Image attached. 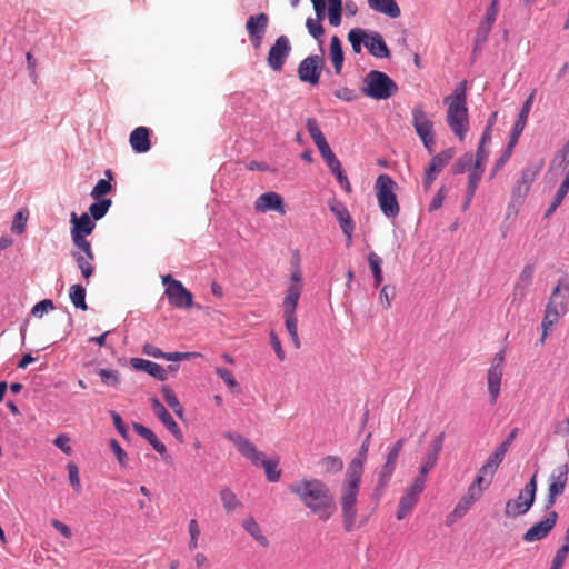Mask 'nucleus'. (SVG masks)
<instances>
[{
  "label": "nucleus",
  "instance_id": "nucleus-46",
  "mask_svg": "<svg viewBox=\"0 0 569 569\" xmlns=\"http://www.w3.org/2000/svg\"><path fill=\"white\" fill-rule=\"evenodd\" d=\"M28 219H29L28 209L19 210L13 217L12 224H11V231L16 234H21L26 230Z\"/></svg>",
  "mask_w": 569,
  "mask_h": 569
},
{
  "label": "nucleus",
  "instance_id": "nucleus-23",
  "mask_svg": "<svg viewBox=\"0 0 569 569\" xmlns=\"http://www.w3.org/2000/svg\"><path fill=\"white\" fill-rule=\"evenodd\" d=\"M533 97H535V92H531L530 96L523 102V104L518 113V118L515 121L511 132H510V136H509V141H511V143H518L519 138L526 128L528 117H529V113H530V110H531V107L533 103Z\"/></svg>",
  "mask_w": 569,
  "mask_h": 569
},
{
  "label": "nucleus",
  "instance_id": "nucleus-39",
  "mask_svg": "<svg viewBox=\"0 0 569 569\" xmlns=\"http://www.w3.org/2000/svg\"><path fill=\"white\" fill-rule=\"evenodd\" d=\"M161 393L167 402V405L173 410V412L179 417H183V408L180 405L174 391L169 386L161 387Z\"/></svg>",
  "mask_w": 569,
  "mask_h": 569
},
{
  "label": "nucleus",
  "instance_id": "nucleus-42",
  "mask_svg": "<svg viewBox=\"0 0 569 569\" xmlns=\"http://www.w3.org/2000/svg\"><path fill=\"white\" fill-rule=\"evenodd\" d=\"M111 204H112L111 199L97 200L96 202L91 203L89 207L90 217L96 221L102 219L107 214Z\"/></svg>",
  "mask_w": 569,
  "mask_h": 569
},
{
  "label": "nucleus",
  "instance_id": "nucleus-57",
  "mask_svg": "<svg viewBox=\"0 0 569 569\" xmlns=\"http://www.w3.org/2000/svg\"><path fill=\"white\" fill-rule=\"evenodd\" d=\"M445 438H446V435L445 432H440L438 436H436L432 441L430 442V447L429 449L427 450V455H430V456H435L436 458L439 459L440 457V452L442 450V447H443V442H445Z\"/></svg>",
  "mask_w": 569,
  "mask_h": 569
},
{
  "label": "nucleus",
  "instance_id": "nucleus-17",
  "mask_svg": "<svg viewBox=\"0 0 569 569\" xmlns=\"http://www.w3.org/2000/svg\"><path fill=\"white\" fill-rule=\"evenodd\" d=\"M557 519L558 513L556 511L548 512L543 520L535 523L525 532L522 540L525 542H535L545 539L555 528Z\"/></svg>",
  "mask_w": 569,
  "mask_h": 569
},
{
  "label": "nucleus",
  "instance_id": "nucleus-26",
  "mask_svg": "<svg viewBox=\"0 0 569 569\" xmlns=\"http://www.w3.org/2000/svg\"><path fill=\"white\" fill-rule=\"evenodd\" d=\"M150 129L147 127H138L131 133L129 138L130 146L137 153H144L150 150Z\"/></svg>",
  "mask_w": 569,
  "mask_h": 569
},
{
  "label": "nucleus",
  "instance_id": "nucleus-58",
  "mask_svg": "<svg viewBox=\"0 0 569 569\" xmlns=\"http://www.w3.org/2000/svg\"><path fill=\"white\" fill-rule=\"evenodd\" d=\"M53 309H54V305H53L52 300L43 299V300L37 302L32 307L31 315L37 318H41L46 312H48L49 310H53Z\"/></svg>",
  "mask_w": 569,
  "mask_h": 569
},
{
  "label": "nucleus",
  "instance_id": "nucleus-27",
  "mask_svg": "<svg viewBox=\"0 0 569 569\" xmlns=\"http://www.w3.org/2000/svg\"><path fill=\"white\" fill-rule=\"evenodd\" d=\"M70 221L73 224L71 229V237H87L91 234L96 227L90 216L86 212L82 213L80 217H78L76 212H72Z\"/></svg>",
  "mask_w": 569,
  "mask_h": 569
},
{
  "label": "nucleus",
  "instance_id": "nucleus-35",
  "mask_svg": "<svg viewBox=\"0 0 569 569\" xmlns=\"http://www.w3.org/2000/svg\"><path fill=\"white\" fill-rule=\"evenodd\" d=\"M503 459L505 455L496 448V450L488 457L483 466L479 469L478 475L483 477L486 475L493 476Z\"/></svg>",
  "mask_w": 569,
  "mask_h": 569
},
{
  "label": "nucleus",
  "instance_id": "nucleus-59",
  "mask_svg": "<svg viewBox=\"0 0 569 569\" xmlns=\"http://www.w3.org/2000/svg\"><path fill=\"white\" fill-rule=\"evenodd\" d=\"M498 12H499V1L492 0L490 2V4L488 6V8L486 9L485 17L481 21L493 26L497 20Z\"/></svg>",
  "mask_w": 569,
  "mask_h": 569
},
{
  "label": "nucleus",
  "instance_id": "nucleus-21",
  "mask_svg": "<svg viewBox=\"0 0 569 569\" xmlns=\"http://www.w3.org/2000/svg\"><path fill=\"white\" fill-rule=\"evenodd\" d=\"M150 402L151 408L156 416L158 417V419L163 423V426L173 435V437L179 442H183V433L179 428L178 423L172 418V416L166 409V407L156 397L151 398Z\"/></svg>",
  "mask_w": 569,
  "mask_h": 569
},
{
  "label": "nucleus",
  "instance_id": "nucleus-8",
  "mask_svg": "<svg viewBox=\"0 0 569 569\" xmlns=\"http://www.w3.org/2000/svg\"><path fill=\"white\" fill-rule=\"evenodd\" d=\"M412 126L420 138L423 147L429 153L435 151V131L433 122L425 111L421 103H417L411 109Z\"/></svg>",
  "mask_w": 569,
  "mask_h": 569
},
{
  "label": "nucleus",
  "instance_id": "nucleus-5",
  "mask_svg": "<svg viewBox=\"0 0 569 569\" xmlns=\"http://www.w3.org/2000/svg\"><path fill=\"white\" fill-rule=\"evenodd\" d=\"M226 438L230 440L238 451L256 467H262L266 472V477L270 482L279 481L281 477V470L278 469L279 460L268 459L262 451H259L257 447L246 437L236 432H228Z\"/></svg>",
  "mask_w": 569,
  "mask_h": 569
},
{
  "label": "nucleus",
  "instance_id": "nucleus-4",
  "mask_svg": "<svg viewBox=\"0 0 569 569\" xmlns=\"http://www.w3.org/2000/svg\"><path fill=\"white\" fill-rule=\"evenodd\" d=\"M569 310V281L568 277L563 276L558 279L556 287L549 297L546 305L545 316L541 322L542 335L540 342L545 343L549 331L565 316Z\"/></svg>",
  "mask_w": 569,
  "mask_h": 569
},
{
  "label": "nucleus",
  "instance_id": "nucleus-62",
  "mask_svg": "<svg viewBox=\"0 0 569 569\" xmlns=\"http://www.w3.org/2000/svg\"><path fill=\"white\" fill-rule=\"evenodd\" d=\"M216 373L218 375L219 378H221L224 381L228 388L234 389L236 387H238V382L229 369L224 367H217Z\"/></svg>",
  "mask_w": 569,
  "mask_h": 569
},
{
  "label": "nucleus",
  "instance_id": "nucleus-10",
  "mask_svg": "<svg viewBox=\"0 0 569 569\" xmlns=\"http://www.w3.org/2000/svg\"><path fill=\"white\" fill-rule=\"evenodd\" d=\"M405 439L397 440L389 449L385 457L383 465L377 470L376 490L382 491L389 485L397 467L398 457L403 448Z\"/></svg>",
  "mask_w": 569,
  "mask_h": 569
},
{
  "label": "nucleus",
  "instance_id": "nucleus-3",
  "mask_svg": "<svg viewBox=\"0 0 569 569\" xmlns=\"http://www.w3.org/2000/svg\"><path fill=\"white\" fill-rule=\"evenodd\" d=\"M443 102L448 106L446 122L453 134L462 141L469 130L467 81L458 83L453 92L443 99Z\"/></svg>",
  "mask_w": 569,
  "mask_h": 569
},
{
  "label": "nucleus",
  "instance_id": "nucleus-18",
  "mask_svg": "<svg viewBox=\"0 0 569 569\" xmlns=\"http://www.w3.org/2000/svg\"><path fill=\"white\" fill-rule=\"evenodd\" d=\"M533 273V264L528 263L522 268L513 286L511 305H516L517 307L521 305L532 284Z\"/></svg>",
  "mask_w": 569,
  "mask_h": 569
},
{
  "label": "nucleus",
  "instance_id": "nucleus-19",
  "mask_svg": "<svg viewBox=\"0 0 569 569\" xmlns=\"http://www.w3.org/2000/svg\"><path fill=\"white\" fill-rule=\"evenodd\" d=\"M164 292L169 303L174 308L187 309L193 306V296L181 281L172 282Z\"/></svg>",
  "mask_w": 569,
  "mask_h": 569
},
{
  "label": "nucleus",
  "instance_id": "nucleus-52",
  "mask_svg": "<svg viewBox=\"0 0 569 569\" xmlns=\"http://www.w3.org/2000/svg\"><path fill=\"white\" fill-rule=\"evenodd\" d=\"M98 375L107 386L118 387L120 383L119 372L113 369H99Z\"/></svg>",
  "mask_w": 569,
  "mask_h": 569
},
{
  "label": "nucleus",
  "instance_id": "nucleus-7",
  "mask_svg": "<svg viewBox=\"0 0 569 569\" xmlns=\"http://www.w3.org/2000/svg\"><path fill=\"white\" fill-rule=\"evenodd\" d=\"M397 183L390 176L386 173L378 176L375 183L376 196L379 208L387 218L395 219L400 212V207L395 193Z\"/></svg>",
  "mask_w": 569,
  "mask_h": 569
},
{
  "label": "nucleus",
  "instance_id": "nucleus-2",
  "mask_svg": "<svg viewBox=\"0 0 569 569\" xmlns=\"http://www.w3.org/2000/svg\"><path fill=\"white\" fill-rule=\"evenodd\" d=\"M289 490L322 521L329 520L336 511L333 496L329 487L320 479L303 478L291 483Z\"/></svg>",
  "mask_w": 569,
  "mask_h": 569
},
{
  "label": "nucleus",
  "instance_id": "nucleus-41",
  "mask_svg": "<svg viewBox=\"0 0 569 569\" xmlns=\"http://www.w3.org/2000/svg\"><path fill=\"white\" fill-rule=\"evenodd\" d=\"M368 263L373 276L375 287H379L382 283V259L375 252H370L368 256Z\"/></svg>",
  "mask_w": 569,
  "mask_h": 569
},
{
  "label": "nucleus",
  "instance_id": "nucleus-32",
  "mask_svg": "<svg viewBox=\"0 0 569 569\" xmlns=\"http://www.w3.org/2000/svg\"><path fill=\"white\" fill-rule=\"evenodd\" d=\"M492 27L493 26L480 21V23L476 30L472 56L481 53L485 44L488 41V38H489Z\"/></svg>",
  "mask_w": 569,
  "mask_h": 569
},
{
  "label": "nucleus",
  "instance_id": "nucleus-29",
  "mask_svg": "<svg viewBox=\"0 0 569 569\" xmlns=\"http://www.w3.org/2000/svg\"><path fill=\"white\" fill-rule=\"evenodd\" d=\"M365 47L376 58H388L390 56L388 46L378 32L368 34L367 40H365Z\"/></svg>",
  "mask_w": 569,
  "mask_h": 569
},
{
  "label": "nucleus",
  "instance_id": "nucleus-30",
  "mask_svg": "<svg viewBox=\"0 0 569 569\" xmlns=\"http://www.w3.org/2000/svg\"><path fill=\"white\" fill-rule=\"evenodd\" d=\"M368 6L371 10L383 13L392 19H396L401 14L396 0H368Z\"/></svg>",
  "mask_w": 569,
  "mask_h": 569
},
{
  "label": "nucleus",
  "instance_id": "nucleus-38",
  "mask_svg": "<svg viewBox=\"0 0 569 569\" xmlns=\"http://www.w3.org/2000/svg\"><path fill=\"white\" fill-rule=\"evenodd\" d=\"M72 258L77 262L78 268L81 270L82 277L88 280L94 273L93 260H89L80 251H72Z\"/></svg>",
  "mask_w": 569,
  "mask_h": 569
},
{
  "label": "nucleus",
  "instance_id": "nucleus-20",
  "mask_svg": "<svg viewBox=\"0 0 569 569\" xmlns=\"http://www.w3.org/2000/svg\"><path fill=\"white\" fill-rule=\"evenodd\" d=\"M539 171L540 167L538 166H528L521 171L520 178L516 181L512 189V198L515 200H522L528 194L532 182L539 174Z\"/></svg>",
  "mask_w": 569,
  "mask_h": 569
},
{
  "label": "nucleus",
  "instance_id": "nucleus-24",
  "mask_svg": "<svg viewBox=\"0 0 569 569\" xmlns=\"http://www.w3.org/2000/svg\"><path fill=\"white\" fill-rule=\"evenodd\" d=\"M569 467L567 463L555 468L549 477L548 493L552 497L561 496L568 481Z\"/></svg>",
  "mask_w": 569,
  "mask_h": 569
},
{
  "label": "nucleus",
  "instance_id": "nucleus-1",
  "mask_svg": "<svg viewBox=\"0 0 569 569\" xmlns=\"http://www.w3.org/2000/svg\"><path fill=\"white\" fill-rule=\"evenodd\" d=\"M371 433L363 439L358 455L350 461L345 479L341 485V516L346 532H351L356 528L357 521V499L360 490L363 466L370 447Z\"/></svg>",
  "mask_w": 569,
  "mask_h": 569
},
{
  "label": "nucleus",
  "instance_id": "nucleus-64",
  "mask_svg": "<svg viewBox=\"0 0 569 569\" xmlns=\"http://www.w3.org/2000/svg\"><path fill=\"white\" fill-rule=\"evenodd\" d=\"M552 162L558 163L559 167H566L569 163V139L557 152Z\"/></svg>",
  "mask_w": 569,
  "mask_h": 569
},
{
  "label": "nucleus",
  "instance_id": "nucleus-47",
  "mask_svg": "<svg viewBox=\"0 0 569 569\" xmlns=\"http://www.w3.org/2000/svg\"><path fill=\"white\" fill-rule=\"evenodd\" d=\"M516 146H517V143H511V141L508 140V144H507L506 149L502 151L500 157L497 159V161L492 168L491 177H493L498 171H500L503 168V166L509 161Z\"/></svg>",
  "mask_w": 569,
  "mask_h": 569
},
{
  "label": "nucleus",
  "instance_id": "nucleus-44",
  "mask_svg": "<svg viewBox=\"0 0 569 569\" xmlns=\"http://www.w3.org/2000/svg\"><path fill=\"white\" fill-rule=\"evenodd\" d=\"M473 154L467 152L456 160L452 166V172L455 174H461L466 171H470L473 167Z\"/></svg>",
  "mask_w": 569,
  "mask_h": 569
},
{
  "label": "nucleus",
  "instance_id": "nucleus-45",
  "mask_svg": "<svg viewBox=\"0 0 569 569\" xmlns=\"http://www.w3.org/2000/svg\"><path fill=\"white\" fill-rule=\"evenodd\" d=\"M368 34L365 30L360 28L351 29L348 33V40L351 43L352 50L355 53L361 52V43H365V40H367Z\"/></svg>",
  "mask_w": 569,
  "mask_h": 569
},
{
  "label": "nucleus",
  "instance_id": "nucleus-33",
  "mask_svg": "<svg viewBox=\"0 0 569 569\" xmlns=\"http://www.w3.org/2000/svg\"><path fill=\"white\" fill-rule=\"evenodd\" d=\"M330 59L332 61L335 72L339 74L343 64L342 44L338 36H332L330 40Z\"/></svg>",
  "mask_w": 569,
  "mask_h": 569
},
{
  "label": "nucleus",
  "instance_id": "nucleus-40",
  "mask_svg": "<svg viewBox=\"0 0 569 569\" xmlns=\"http://www.w3.org/2000/svg\"><path fill=\"white\" fill-rule=\"evenodd\" d=\"M69 298L76 308L83 311L88 309V305L86 302V289L81 284H72L70 287Z\"/></svg>",
  "mask_w": 569,
  "mask_h": 569
},
{
  "label": "nucleus",
  "instance_id": "nucleus-31",
  "mask_svg": "<svg viewBox=\"0 0 569 569\" xmlns=\"http://www.w3.org/2000/svg\"><path fill=\"white\" fill-rule=\"evenodd\" d=\"M302 289H303V284H299V283H291L288 287V289L286 291V296L282 301L283 311H291V312L297 311V307H298V302H299V299L302 293Z\"/></svg>",
  "mask_w": 569,
  "mask_h": 569
},
{
  "label": "nucleus",
  "instance_id": "nucleus-25",
  "mask_svg": "<svg viewBox=\"0 0 569 569\" xmlns=\"http://www.w3.org/2000/svg\"><path fill=\"white\" fill-rule=\"evenodd\" d=\"M130 365L138 371H144L159 381L168 379L167 370L159 363L142 358H131Z\"/></svg>",
  "mask_w": 569,
  "mask_h": 569
},
{
  "label": "nucleus",
  "instance_id": "nucleus-16",
  "mask_svg": "<svg viewBox=\"0 0 569 569\" xmlns=\"http://www.w3.org/2000/svg\"><path fill=\"white\" fill-rule=\"evenodd\" d=\"M269 24V17L267 13L252 14L246 22V30L253 48L258 49L263 40Z\"/></svg>",
  "mask_w": 569,
  "mask_h": 569
},
{
  "label": "nucleus",
  "instance_id": "nucleus-60",
  "mask_svg": "<svg viewBox=\"0 0 569 569\" xmlns=\"http://www.w3.org/2000/svg\"><path fill=\"white\" fill-rule=\"evenodd\" d=\"M395 296V288L390 286H383L380 290L379 302L385 309L391 307V301Z\"/></svg>",
  "mask_w": 569,
  "mask_h": 569
},
{
  "label": "nucleus",
  "instance_id": "nucleus-11",
  "mask_svg": "<svg viewBox=\"0 0 569 569\" xmlns=\"http://www.w3.org/2000/svg\"><path fill=\"white\" fill-rule=\"evenodd\" d=\"M505 351L495 355L487 373L488 391L490 403L495 405L500 393L501 379L503 373Z\"/></svg>",
  "mask_w": 569,
  "mask_h": 569
},
{
  "label": "nucleus",
  "instance_id": "nucleus-9",
  "mask_svg": "<svg viewBox=\"0 0 569 569\" xmlns=\"http://www.w3.org/2000/svg\"><path fill=\"white\" fill-rule=\"evenodd\" d=\"M537 492V475L535 473L530 481L520 490L517 499H510L506 502L505 515L507 517H518L527 513L532 507Z\"/></svg>",
  "mask_w": 569,
  "mask_h": 569
},
{
  "label": "nucleus",
  "instance_id": "nucleus-51",
  "mask_svg": "<svg viewBox=\"0 0 569 569\" xmlns=\"http://www.w3.org/2000/svg\"><path fill=\"white\" fill-rule=\"evenodd\" d=\"M329 169H330L331 173L336 177V179H337L338 183L341 186V188L346 192L350 193L352 190L351 184L348 180V177L346 176V173L342 170L341 163L339 162V163L330 167Z\"/></svg>",
  "mask_w": 569,
  "mask_h": 569
},
{
  "label": "nucleus",
  "instance_id": "nucleus-49",
  "mask_svg": "<svg viewBox=\"0 0 569 569\" xmlns=\"http://www.w3.org/2000/svg\"><path fill=\"white\" fill-rule=\"evenodd\" d=\"M112 190V184L107 179H100L90 192V196L94 200H102L103 197Z\"/></svg>",
  "mask_w": 569,
  "mask_h": 569
},
{
  "label": "nucleus",
  "instance_id": "nucleus-56",
  "mask_svg": "<svg viewBox=\"0 0 569 569\" xmlns=\"http://www.w3.org/2000/svg\"><path fill=\"white\" fill-rule=\"evenodd\" d=\"M306 27L309 31V33L320 42V46L322 44V40H320V38L322 37L323 32H325V29L322 27V24L313 19V18H308L307 21H306Z\"/></svg>",
  "mask_w": 569,
  "mask_h": 569
},
{
  "label": "nucleus",
  "instance_id": "nucleus-61",
  "mask_svg": "<svg viewBox=\"0 0 569 569\" xmlns=\"http://www.w3.org/2000/svg\"><path fill=\"white\" fill-rule=\"evenodd\" d=\"M318 150H319L321 157L323 158L326 164L328 166V168L340 162L337 159V157L335 156V153L332 152L328 142L322 144L321 147H319Z\"/></svg>",
  "mask_w": 569,
  "mask_h": 569
},
{
  "label": "nucleus",
  "instance_id": "nucleus-15",
  "mask_svg": "<svg viewBox=\"0 0 569 569\" xmlns=\"http://www.w3.org/2000/svg\"><path fill=\"white\" fill-rule=\"evenodd\" d=\"M291 51V44L287 36H280L271 46L267 62L273 71H281Z\"/></svg>",
  "mask_w": 569,
  "mask_h": 569
},
{
  "label": "nucleus",
  "instance_id": "nucleus-12",
  "mask_svg": "<svg viewBox=\"0 0 569 569\" xmlns=\"http://www.w3.org/2000/svg\"><path fill=\"white\" fill-rule=\"evenodd\" d=\"M325 68V59L320 54L305 58L298 66V76L302 82L317 84Z\"/></svg>",
  "mask_w": 569,
  "mask_h": 569
},
{
  "label": "nucleus",
  "instance_id": "nucleus-53",
  "mask_svg": "<svg viewBox=\"0 0 569 569\" xmlns=\"http://www.w3.org/2000/svg\"><path fill=\"white\" fill-rule=\"evenodd\" d=\"M71 238L73 244L78 248V251L89 258V260H94V253L92 251L91 243L86 239V237L77 236Z\"/></svg>",
  "mask_w": 569,
  "mask_h": 569
},
{
  "label": "nucleus",
  "instance_id": "nucleus-63",
  "mask_svg": "<svg viewBox=\"0 0 569 569\" xmlns=\"http://www.w3.org/2000/svg\"><path fill=\"white\" fill-rule=\"evenodd\" d=\"M110 447H111V450L112 452L114 453L119 465L121 467H126L127 463H128V455L127 452L122 449V447L120 446V443L116 440V439H111L110 440Z\"/></svg>",
  "mask_w": 569,
  "mask_h": 569
},
{
  "label": "nucleus",
  "instance_id": "nucleus-13",
  "mask_svg": "<svg viewBox=\"0 0 569 569\" xmlns=\"http://www.w3.org/2000/svg\"><path fill=\"white\" fill-rule=\"evenodd\" d=\"M455 150L452 148H448L446 150L440 151L438 154L433 156L425 170V176L422 179V184L425 189H429L433 181L437 179V176L443 170V168L450 162L453 158Z\"/></svg>",
  "mask_w": 569,
  "mask_h": 569
},
{
  "label": "nucleus",
  "instance_id": "nucleus-14",
  "mask_svg": "<svg viewBox=\"0 0 569 569\" xmlns=\"http://www.w3.org/2000/svg\"><path fill=\"white\" fill-rule=\"evenodd\" d=\"M329 209L333 213L337 219L342 233L346 237V246L350 247L352 243V234L356 228L355 221L351 218L347 207L345 203L338 200H332L329 202Z\"/></svg>",
  "mask_w": 569,
  "mask_h": 569
},
{
  "label": "nucleus",
  "instance_id": "nucleus-6",
  "mask_svg": "<svg viewBox=\"0 0 569 569\" xmlns=\"http://www.w3.org/2000/svg\"><path fill=\"white\" fill-rule=\"evenodd\" d=\"M361 91L369 98L386 100L398 92V86L387 73L371 70L363 78Z\"/></svg>",
  "mask_w": 569,
  "mask_h": 569
},
{
  "label": "nucleus",
  "instance_id": "nucleus-54",
  "mask_svg": "<svg viewBox=\"0 0 569 569\" xmlns=\"http://www.w3.org/2000/svg\"><path fill=\"white\" fill-rule=\"evenodd\" d=\"M438 460L439 459L436 458L435 456L432 457V456L426 453L423 457L422 463L419 468V473L417 477L426 481L428 473L435 468Z\"/></svg>",
  "mask_w": 569,
  "mask_h": 569
},
{
  "label": "nucleus",
  "instance_id": "nucleus-34",
  "mask_svg": "<svg viewBox=\"0 0 569 569\" xmlns=\"http://www.w3.org/2000/svg\"><path fill=\"white\" fill-rule=\"evenodd\" d=\"M243 529L262 547H267L269 545V540L262 533L260 526L254 520L253 517H248L242 521Z\"/></svg>",
  "mask_w": 569,
  "mask_h": 569
},
{
  "label": "nucleus",
  "instance_id": "nucleus-50",
  "mask_svg": "<svg viewBox=\"0 0 569 569\" xmlns=\"http://www.w3.org/2000/svg\"><path fill=\"white\" fill-rule=\"evenodd\" d=\"M485 478L481 475H477L472 483L468 487L467 495L469 498H475L477 501L482 497L486 487L482 486Z\"/></svg>",
  "mask_w": 569,
  "mask_h": 569
},
{
  "label": "nucleus",
  "instance_id": "nucleus-55",
  "mask_svg": "<svg viewBox=\"0 0 569 569\" xmlns=\"http://www.w3.org/2000/svg\"><path fill=\"white\" fill-rule=\"evenodd\" d=\"M68 469V478L70 481V485L74 489L76 492L81 491V482L79 478V468L74 462H69L67 466Z\"/></svg>",
  "mask_w": 569,
  "mask_h": 569
},
{
  "label": "nucleus",
  "instance_id": "nucleus-43",
  "mask_svg": "<svg viewBox=\"0 0 569 569\" xmlns=\"http://www.w3.org/2000/svg\"><path fill=\"white\" fill-rule=\"evenodd\" d=\"M329 22L333 27L341 23L342 2L341 0H327Z\"/></svg>",
  "mask_w": 569,
  "mask_h": 569
},
{
  "label": "nucleus",
  "instance_id": "nucleus-22",
  "mask_svg": "<svg viewBox=\"0 0 569 569\" xmlns=\"http://www.w3.org/2000/svg\"><path fill=\"white\" fill-rule=\"evenodd\" d=\"M254 210L259 213L267 211H277L281 214L286 213L282 197L273 191L264 192L259 196L254 201Z\"/></svg>",
  "mask_w": 569,
  "mask_h": 569
},
{
  "label": "nucleus",
  "instance_id": "nucleus-48",
  "mask_svg": "<svg viewBox=\"0 0 569 569\" xmlns=\"http://www.w3.org/2000/svg\"><path fill=\"white\" fill-rule=\"evenodd\" d=\"M321 465L329 473H338L343 468V461L338 456H327L321 460Z\"/></svg>",
  "mask_w": 569,
  "mask_h": 569
},
{
  "label": "nucleus",
  "instance_id": "nucleus-28",
  "mask_svg": "<svg viewBox=\"0 0 569 569\" xmlns=\"http://www.w3.org/2000/svg\"><path fill=\"white\" fill-rule=\"evenodd\" d=\"M133 430L142 438H144L150 446L159 453L163 459L167 458V447L163 442H161L154 432L148 427L143 426L139 422L132 423Z\"/></svg>",
  "mask_w": 569,
  "mask_h": 569
},
{
  "label": "nucleus",
  "instance_id": "nucleus-36",
  "mask_svg": "<svg viewBox=\"0 0 569 569\" xmlns=\"http://www.w3.org/2000/svg\"><path fill=\"white\" fill-rule=\"evenodd\" d=\"M286 329L297 349L300 348L301 342L298 336V319L296 312L283 311Z\"/></svg>",
  "mask_w": 569,
  "mask_h": 569
},
{
  "label": "nucleus",
  "instance_id": "nucleus-37",
  "mask_svg": "<svg viewBox=\"0 0 569 569\" xmlns=\"http://www.w3.org/2000/svg\"><path fill=\"white\" fill-rule=\"evenodd\" d=\"M220 500L227 513L233 512L237 508L241 507V502L237 495L228 487L220 490Z\"/></svg>",
  "mask_w": 569,
  "mask_h": 569
}]
</instances>
